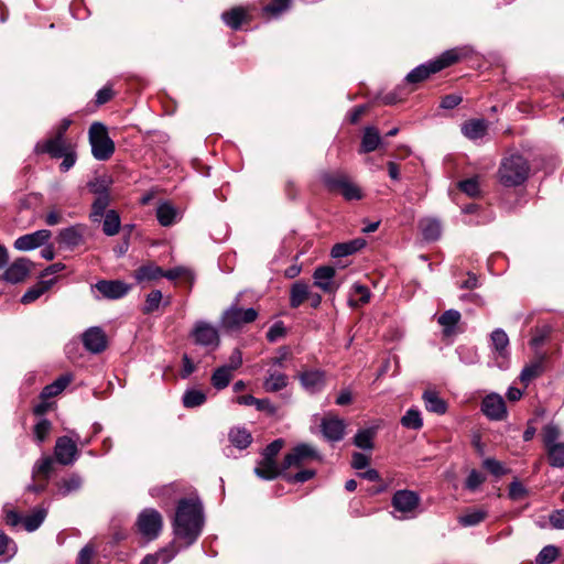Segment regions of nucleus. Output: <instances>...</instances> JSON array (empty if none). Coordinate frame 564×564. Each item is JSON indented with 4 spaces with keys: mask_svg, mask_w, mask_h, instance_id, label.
<instances>
[{
    "mask_svg": "<svg viewBox=\"0 0 564 564\" xmlns=\"http://www.w3.org/2000/svg\"><path fill=\"white\" fill-rule=\"evenodd\" d=\"M82 486V478L77 475H72L70 477L63 479L59 484V492L63 496H67L73 491H76Z\"/></svg>",
    "mask_w": 564,
    "mask_h": 564,
    "instance_id": "4d7b16f0",
    "label": "nucleus"
},
{
    "mask_svg": "<svg viewBox=\"0 0 564 564\" xmlns=\"http://www.w3.org/2000/svg\"><path fill=\"white\" fill-rule=\"evenodd\" d=\"M365 245H366V241L362 238H357V239L346 241V242H339V243L334 245V247L332 248V251H330V256L333 258L348 257L350 254L356 253L360 249H362L365 247Z\"/></svg>",
    "mask_w": 564,
    "mask_h": 564,
    "instance_id": "4be33fe9",
    "label": "nucleus"
},
{
    "mask_svg": "<svg viewBox=\"0 0 564 564\" xmlns=\"http://www.w3.org/2000/svg\"><path fill=\"white\" fill-rule=\"evenodd\" d=\"M323 184L329 192L339 191L347 200H359L362 198L360 187L352 183L350 178L341 172H325L321 176Z\"/></svg>",
    "mask_w": 564,
    "mask_h": 564,
    "instance_id": "20e7f679",
    "label": "nucleus"
},
{
    "mask_svg": "<svg viewBox=\"0 0 564 564\" xmlns=\"http://www.w3.org/2000/svg\"><path fill=\"white\" fill-rule=\"evenodd\" d=\"M47 516L45 508H36L29 516L23 518V524L26 531L33 532L40 528Z\"/></svg>",
    "mask_w": 564,
    "mask_h": 564,
    "instance_id": "e433bc0d",
    "label": "nucleus"
},
{
    "mask_svg": "<svg viewBox=\"0 0 564 564\" xmlns=\"http://www.w3.org/2000/svg\"><path fill=\"white\" fill-rule=\"evenodd\" d=\"M321 430L328 442H339L345 436L346 422L336 415L327 414L322 419Z\"/></svg>",
    "mask_w": 564,
    "mask_h": 564,
    "instance_id": "f8f14e48",
    "label": "nucleus"
},
{
    "mask_svg": "<svg viewBox=\"0 0 564 564\" xmlns=\"http://www.w3.org/2000/svg\"><path fill=\"white\" fill-rule=\"evenodd\" d=\"M490 340L495 354L502 358L508 357L509 337L503 329L496 328L490 335Z\"/></svg>",
    "mask_w": 564,
    "mask_h": 564,
    "instance_id": "bb28decb",
    "label": "nucleus"
},
{
    "mask_svg": "<svg viewBox=\"0 0 564 564\" xmlns=\"http://www.w3.org/2000/svg\"><path fill=\"white\" fill-rule=\"evenodd\" d=\"M458 187L470 197H476L480 192L478 177L464 180L458 183Z\"/></svg>",
    "mask_w": 564,
    "mask_h": 564,
    "instance_id": "13d9d810",
    "label": "nucleus"
},
{
    "mask_svg": "<svg viewBox=\"0 0 564 564\" xmlns=\"http://www.w3.org/2000/svg\"><path fill=\"white\" fill-rule=\"evenodd\" d=\"M487 517V512L481 509L471 510L459 517L458 521L464 527H473L479 524Z\"/></svg>",
    "mask_w": 564,
    "mask_h": 564,
    "instance_id": "3c124183",
    "label": "nucleus"
},
{
    "mask_svg": "<svg viewBox=\"0 0 564 564\" xmlns=\"http://www.w3.org/2000/svg\"><path fill=\"white\" fill-rule=\"evenodd\" d=\"M424 239L433 241L441 236V224L435 219H426L421 224Z\"/></svg>",
    "mask_w": 564,
    "mask_h": 564,
    "instance_id": "de8ad7c7",
    "label": "nucleus"
},
{
    "mask_svg": "<svg viewBox=\"0 0 564 564\" xmlns=\"http://www.w3.org/2000/svg\"><path fill=\"white\" fill-rule=\"evenodd\" d=\"M73 145L66 142L65 138L53 137L45 141L37 142L34 151L36 153H47L52 158L58 159Z\"/></svg>",
    "mask_w": 564,
    "mask_h": 564,
    "instance_id": "dca6fc26",
    "label": "nucleus"
},
{
    "mask_svg": "<svg viewBox=\"0 0 564 564\" xmlns=\"http://www.w3.org/2000/svg\"><path fill=\"white\" fill-rule=\"evenodd\" d=\"M52 234L50 230L41 229L34 232L24 235L15 239L14 248L20 251H30L34 250L43 245H45L51 238Z\"/></svg>",
    "mask_w": 564,
    "mask_h": 564,
    "instance_id": "4468645a",
    "label": "nucleus"
},
{
    "mask_svg": "<svg viewBox=\"0 0 564 564\" xmlns=\"http://www.w3.org/2000/svg\"><path fill=\"white\" fill-rule=\"evenodd\" d=\"M530 173V165L520 154H511L505 158L498 170L499 182L506 187H514L523 184Z\"/></svg>",
    "mask_w": 564,
    "mask_h": 564,
    "instance_id": "f03ea898",
    "label": "nucleus"
},
{
    "mask_svg": "<svg viewBox=\"0 0 564 564\" xmlns=\"http://www.w3.org/2000/svg\"><path fill=\"white\" fill-rule=\"evenodd\" d=\"M528 494L527 488L518 480H514L509 486V497L512 500H521Z\"/></svg>",
    "mask_w": 564,
    "mask_h": 564,
    "instance_id": "338daca9",
    "label": "nucleus"
},
{
    "mask_svg": "<svg viewBox=\"0 0 564 564\" xmlns=\"http://www.w3.org/2000/svg\"><path fill=\"white\" fill-rule=\"evenodd\" d=\"M162 516L155 509H144L138 517V530L148 540L156 539L162 530Z\"/></svg>",
    "mask_w": 564,
    "mask_h": 564,
    "instance_id": "1a4fd4ad",
    "label": "nucleus"
},
{
    "mask_svg": "<svg viewBox=\"0 0 564 564\" xmlns=\"http://www.w3.org/2000/svg\"><path fill=\"white\" fill-rule=\"evenodd\" d=\"M401 424L405 429L420 430L423 426V420L419 409L411 408L401 417Z\"/></svg>",
    "mask_w": 564,
    "mask_h": 564,
    "instance_id": "79ce46f5",
    "label": "nucleus"
},
{
    "mask_svg": "<svg viewBox=\"0 0 564 564\" xmlns=\"http://www.w3.org/2000/svg\"><path fill=\"white\" fill-rule=\"evenodd\" d=\"M85 232L84 225H74L59 231L58 240L67 248H75L83 242Z\"/></svg>",
    "mask_w": 564,
    "mask_h": 564,
    "instance_id": "aec40b11",
    "label": "nucleus"
},
{
    "mask_svg": "<svg viewBox=\"0 0 564 564\" xmlns=\"http://www.w3.org/2000/svg\"><path fill=\"white\" fill-rule=\"evenodd\" d=\"M485 481V477L481 473L476 469H473L467 479H466V488L469 490H476L482 482Z\"/></svg>",
    "mask_w": 564,
    "mask_h": 564,
    "instance_id": "774afa93",
    "label": "nucleus"
},
{
    "mask_svg": "<svg viewBox=\"0 0 564 564\" xmlns=\"http://www.w3.org/2000/svg\"><path fill=\"white\" fill-rule=\"evenodd\" d=\"M53 466V459L48 456L42 457L39 459L33 466V476L43 475L46 478L48 477Z\"/></svg>",
    "mask_w": 564,
    "mask_h": 564,
    "instance_id": "052dcab7",
    "label": "nucleus"
},
{
    "mask_svg": "<svg viewBox=\"0 0 564 564\" xmlns=\"http://www.w3.org/2000/svg\"><path fill=\"white\" fill-rule=\"evenodd\" d=\"M111 181L108 177H97L94 181L88 183V188L91 193L97 195V197L102 195H109V187Z\"/></svg>",
    "mask_w": 564,
    "mask_h": 564,
    "instance_id": "864d4df0",
    "label": "nucleus"
},
{
    "mask_svg": "<svg viewBox=\"0 0 564 564\" xmlns=\"http://www.w3.org/2000/svg\"><path fill=\"white\" fill-rule=\"evenodd\" d=\"M300 381L306 391L318 392L325 386V372L316 369L303 371L300 375Z\"/></svg>",
    "mask_w": 564,
    "mask_h": 564,
    "instance_id": "6ab92c4d",
    "label": "nucleus"
},
{
    "mask_svg": "<svg viewBox=\"0 0 564 564\" xmlns=\"http://www.w3.org/2000/svg\"><path fill=\"white\" fill-rule=\"evenodd\" d=\"M156 218L160 225L167 227L173 225L177 218L176 208L170 203H162L156 208Z\"/></svg>",
    "mask_w": 564,
    "mask_h": 564,
    "instance_id": "473e14b6",
    "label": "nucleus"
},
{
    "mask_svg": "<svg viewBox=\"0 0 564 564\" xmlns=\"http://www.w3.org/2000/svg\"><path fill=\"white\" fill-rule=\"evenodd\" d=\"M138 283L152 282L163 278V269L154 263L141 265L133 273Z\"/></svg>",
    "mask_w": 564,
    "mask_h": 564,
    "instance_id": "b1692460",
    "label": "nucleus"
},
{
    "mask_svg": "<svg viewBox=\"0 0 564 564\" xmlns=\"http://www.w3.org/2000/svg\"><path fill=\"white\" fill-rule=\"evenodd\" d=\"M54 454L59 464L70 465L77 457L76 443L68 436L58 437L55 444Z\"/></svg>",
    "mask_w": 564,
    "mask_h": 564,
    "instance_id": "2eb2a0df",
    "label": "nucleus"
},
{
    "mask_svg": "<svg viewBox=\"0 0 564 564\" xmlns=\"http://www.w3.org/2000/svg\"><path fill=\"white\" fill-rule=\"evenodd\" d=\"M83 345L91 354L102 352L108 345L107 335L101 327L93 326L82 336Z\"/></svg>",
    "mask_w": 564,
    "mask_h": 564,
    "instance_id": "ddd939ff",
    "label": "nucleus"
},
{
    "mask_svg": "<svg viewBox=\"0 0 564 564\" xmlns=\"http://www.w3.org/2000/svg\"><path fill=\"white\" fill-rule=\"evenodd\" d=\"M191 337L196 345L203 346L208 350L217 349L220 344L218 329L205 321H198L194 324Z\"/></svg>",
    "mask_w": 564,
    "mask_h": 564,
    "instance_id": "0eeeda50",
    "label": "nucleus"
},
{
    "mask_svg": "<svg viewBox=\"0 0 564 564\" xmlns=\"http://www.w3.org/2000/svg\"><path fill=\"white\" fill-rule=\"evenodd\" d=\"M422 399L424 401L425 409L429 412L444 414L447 411V403L435 391H424Z\"/></svg>",
    "mask_w": 564,
    "mask_h": 564,
    "instance_id": "a878e982",
    "label": "nucleus"
},
{
    "mask_svg": "<svg viewBox=\"0 0 564 564\" xmlns=\"http://www.w3.org/2000/svg\"><path fill=\"white\" fill-rule=\"evenodd\" d=\"M488 130V122L485 119H473L462 126V133L470 139L477 140L485 137Z\"/></svg>",
    "mask_w": 564,
    "mask_h": 564,
    "instance_id": "5701e85b",
    "label": "nucleus"
},
{
    "mask_svg": "<svg viewBox=\"0 0 564 564\" xmlns=\"http://www.w3.org/2000/svg\"><path fill=\"white\" fill-rule=\"evenodd\" d=\"M206 401V394L196 389L187 390L183 395V404L185 408H196Z\"/></svg>",
    "mask_w": 564,
    "mask_h": 564,
    "instance_id": "8fccbe9b",
    "label": "nucleus"
},
{
    "mask_svg": "<svg viewBox=\"0 0 564 564\" xmlns=\"http://www.w3.org/2000/svg\"><path fill=\"white\" fill-rule=\"evenodd\" d=\"M459 53L457 50H448L444 52L437 59L432 61L434 69L433 70H442L445 67H448L456 63L459 59Z\"/></svg>",
    "mask_w": 564,
    "mask_h": 564,
    "instance_id": "c03bdc74",
    "label": "nucleus"
},
{
    "mask_svg": "<svg viewBox=\"0 0 564 564\" xmlns=\"http://www.w3.org/2000/svg\"><path fill=\"white\" fill-rule=\"evenodd\" d=\"M162 297H163V295L160 290L151 291L145 297V303L142 307V312L144 314H151V313L158 311L160 307V304L162 302Z\"/></svg>",
    "mask_w": 564,
    "mask_h": 564,
    "instance_id": "603ef678",
    "label": "nucleus"
},
{
    "mask_svg": "<svg viewBox=\"0 0 564 564\" xmlns=\"http://www.w3.org/2000/svg\"><path fill=\"white\" fill-rule=\"evenodd\" d=\"M544 356H540L527 365L520 373V381L528 386L533 379L541 376L544 371Z\"/></svg>",
    "mask_w": 564,
    "mask_h": 564,
    "instance_id": "393cba45",
    "label": "nucleus"
},
{
    "mask_svg": "<svg viewBox=\"0 0 564 564\" xmlns=\"http://www.w3.org/2000/svg\"><path fill=\"white\" fill-rule=\"evenodd\" d=\"M351 295H358V300L349 299L350 306L357 307L360 305H365L370 301V291L369 289L360 283H355L351 286Z\"/></svg>",
    "mask_w": 564,
    "mask_h": 564,
    "instance_id": "a18cd8bd",
    "label": "nucleus"
},
{
    "mask_svg": "<svg viewBox=\"0 0 564 564\" xmlns=\"http://www.w3.org/2000/svg\"><path fill=\"white\" fill-rule=\"evenodd\" d=\"M282 467L280 468L275 459L262 456L261 460L254 468V474L264 480H272L281 474Z\"/></svg>",
    "mask_w": 564,
    "mask_h": 564,
    "instance_id": "412c9836",
    "label": "nucleus"
},
{
    "mask_svg": "<svg viewBox=\"0 0 564 564\" xmlns=\"http://www.w3.org/2000/svg\"><path fill=\"white\" fill-rule=\"evenodd\" d=\"M110 203V195H102L96 197L91 206L90 219L93 221H100L101 217L106 215V209Z\"/></svg>",
    "mask_w": 564,
    "mask_h": 564,
    "instance_id": "37998d69",
    "label": "nucleus"
},
{
    "mask_svg": "<svg viewBox=\"0 0 564 564\" xmlns=\"http://www.w3.org/2000/svg\"><path fill=\"white\" fill-rule=\"evenodd\" d=\"M232 371L230 370V368L228 367H225V366H221L219 368H217L213 375H212V384L214 388H216L217 390H221V389H225L231 378H232Z\"/></svg>",
    "mask_w": 564,
    "mask_h": 564,
    "instance_id": "ea45409f",
    "label": "nucleus"
},
{
    "mask_svg": "<svg viewBox=\"0 0 564 564\" xmlns=\"http://www.w3.org/2000/svg\"><path fill=\"white\" fill-rule=\"evenodd\" d=\"M457 352L459 355V359L467 365H473L478 361V356L476 349L471 347H458Z\"/></svg>",
    "mask_w": 564,
    "mask_h": 564,
    "instance_id": "0e129e2a",
    "label": "nucleus"
},
{
    "mask_svg": "<svg viewBox=\"0 0 564 564\" xmlns=\"http://www.w3.org/2000/svg\"><path fill=\"white\" fill-rule=\"evenodd\" d=\"M316 475L314 469H302L294 475L284 474V478L290 484H303Z\"/></svg>",
    "mask_w": 564,
    "mask_h": 564,
    "instance_id": "bf43d9fd",
    "label": "nucleus"
},
{
    "mask_svg": "<svg viewBox=\"0 0 564 564\" xmlns=\"http://www.w3.org/2000/svg\"><path fill=\"white\" fill-rule=\"evenodd\" d=\"M221 18L226 25L234 30H238L247 19V11L241 7H236L230 11L224 12Z\"/></svg>",
    "mask_w": 564,
    "mask_h": 564,
    "instance_id": "72a5a7b5",
    "label": "nucleus"
},
{
    "mask_svg": "<svg viewBox=\"0 0 564 564\" xmlns=\"http://www.w3.org/2000/svg\"><path fill=\"white\" fill-rule=\"evenodd\" d=\"M51 429H52V424L48 420H46V419L40 420L33 429V434H34L35 441L39 444H42L47 438V436L51 432Z\"/></svg>",
    "mask_w": 564,
    "mask_h": 564,
    "instance_id": "6e6d98bb",
    "label": "nucleus"
},
{
    "mask_svg": "<svg viewBox=\"0 0 564 564\" xmlns=\"http://www.w3.org/2000/svg\"><path fill=\"white\" fill-rule=\"evenodd\" d=\"M15 544L14 542L0 531V555H9L12 556L15 553Z\"/></svg>",
    "mask_w": 564,
    "mask_h": 564,
    "instance_id": "69168bd1",
    "label": "nucleus"
},
{
    "mask_svg": "<svg viewBox=\"0 0 564 564\" xmlns=\"http://www.w3.org/2000/svg\"><path fill=\"white\" fill-rule=\"evenodd\" d=\"M482 465L489 473L497 477L502 476L508 471L503 464L495 458H486Z\"/></svg>",
    "mask_w": 564,
    "mask_h": 564,
    "instance_id": "e2e57ef3",
    "label": "nucleus"
},
{
    "mask_svg": "<svg viewBox=\"0 0 564 564\" xmlns=\"http://www.w3.org/2000/svg\"><path fill=\"white\" fill-rule=\"evenodd\" d=\"M54 283V280L50 281H40L33 288L29 289L23 296L21 297V302L23 304H29L37 300L41 295H43Z\"/></svg>",
    "mask_w": 564,
    "mask_h": 564,
    "instance_id": "4c0bfd02",
    "label": "nucleus"
},
{
    "mask_svg": "<svg viewBox=\"0 0 564 564\" xmlns=\"http://www.w3.org/2000/svg\"><path fill=\"white\" fill-rule=\"evenodd\" d=\"M203 527L204 514L200 501L194 498L180 500L173 522L175 536L188 546L198 539Z\"/></svg>",
    "mask_w": 564,
    "mask_h": 564,
    "instance_id": "f257e3e1",
    "label": "nucleus"
},
{
    "mask_svg": "<svg viewBox=\"0 0 564 564\" xmlns=\"http://www.w3.org/2000/svg\"><path fill=\"white\" fill-rule=\"evenodd\" d=\"M288 383L289 378L285 373L269 370L263 381V388L267 392H278L284 389Z\"/></svg>",
    "mask_w": 564,
    "mask_h": 564,
    "instance_id": "c756f323",
    "label": "nucleus"
},
{
    "mask_svg": "<svg viewBox=\"0 0 564 564\" xmlns=\"http://www.w3.org/2000/svg\"><path fill=\"white\" fill-rule=\"evenodd\" d=\"M310 296V286L303 282L297 281L292 284L290 291V306L293 308L299 307Z\"/></svg>",
    "mask_w": 564,
    "mask_h": 564,
    "instance_id": "2f4dec72",
    "label": "nucleus"
},
{
    "mask_svg": "<svg viewBox=\"0 0 564 564\" xmlns=\"http://www.w3.org/2000/svg\"><path fill=\"white\" fill-rule=\"evenodd\" d=\"M432 69H434L433 62L419 65L406 75L405 80L411 84L420 83L426 79L431 74L437 73V70Z\"/></svg>",
    "mask_w": 564,
    "mask_h": 564,
    "instance_id": "c9c22d12",
    "label": "nucleus"
},
{
    "mask_svg": "<svg viewBox=\"0 0 564 564\" xmlns=\"http://www.w3.org/2000/svg\"><path fill=\"white\" fill-rule=\"evenodd\" d=\"M102 231L107 236H115L120 229V217L116 210H108L104 216Z\"/></svg>",
    "mask_w": 564,
    "mask_h": 564,
    "instance_id": "a19ab883",
    "label": "nucleus"
},
{
    "mask_svg": "<svg viewBox=\"0 0 564 564\" xmlns=\"http://www.w3.org/2000/svg\"><path fill=\"white\" fill-rule=\"evenodd\" d=\"M258 317V311L254 308H240L234 303L227 308L221 315V326L228 330H235L242 327L246 324L254 322Z\"/></svg>",
    "mask_w": 564,
    "mask_h": 564,
    "instance_id": "39448f33",
    "label": "nucleus"
},
{
    "mask_svg": "<svg viewBox=\"0 0 564 564\" xmlns=\"http://www.w3.org/2000/svg\"><path fill=\"white\" fill-rule=\"evenodd\" d=\"M336 270L330 265H322L315 269L313 273L314 285L319 288L325 293H334L338 289L335 284L334 278Z\"/></svg>",
    "mask_w": 564,
    "mask_h": 564,
    "instance_id": "f3484780",
    "label": "nucleus"
},
{
    "mask_svg": "<svg viewBox=\"0 0 564 564\" xmlns=\"http://www.w3.org/2000/svg\"><path fill=\"white\" fill-rule=\"evenodd\" d=\"M375 431L372 429L359 430L354 437V444L361 449H372Z\"/></svg>",
    "mask_w": 564,
    "mask_h": 564,
    "instance_id": "49530a36",
    "label": "nucleus"
},
{
    "mask_svg": "<svg viewBox=\"0 0 564 564\" xmlns=\"http://www.w3.org/2000/svg\"><path fill=\"white\" fill-rule=\"evenodd\" d=\"M420 501L415 491L403 489L394 492L391 502L394 511L401 513L400 517H397L398 519H412L415 517Z\"/></svg>",
    "mask_w": 564,
    "mask_h": 564,
    "instance_id": "6e6552de",
    "label": "nucleus"
},
{
    "mask_svg": "<svg viewBox=\"0 0 564 564\" xmlns=\"http://www.w3.org/2000/svg\"><path fill=\"white\" fill-rule=\"evenodd\" d=\"M32 262L25 258L17 259L3 273V279L10 283L22 282L31 271Z\"/></svg>",
    "mask_w": 564,
    "mask_h": 564,
    "instance_id": "a211bd4d",
    "label": "nucleus"
},
{
    "mask_svg": "<svg viewBox=\"0 0 564 564\" xmlns=\"http://www.w3.org/2000/svg\"><path fill=\"white\" fill-rule=\"evenodd\" d=\"M549 463L554 468L564 467V443L553 444L545 447Z\"/></svg>",
    "mask_w": 564,
    "mask_h": 564,
    "instance_id": "58836bf2",
    "label": "nucleus"
},
{
    "mask_svg": "<svg viewBox=\"0 0 564 564\" xmlns=\"http://www.w3.org/2000/svg\"><path fill=\"white\" fill-rule=\"evenodd\" d=\"M481 412L491 421H501L508 414L506 402L498 393L487 394L482 399Z\"/></svg>",
    "mask_w": 564,
    "mask_h": 564,
    "instance_id": "9d476101",
    "label": "nucleus"
},
{
    "mask_svg": "<svg viewBox=\"0 0 564 564\" xmlns=\"http://www.w3.org/2000/svg\"><path fill=\"white\" fill-rule=\"evenodd\" d=\"M167 551L163 550L156 554L147 555L140 564H156L160 560L163 564H166L174 555L176 551L172 550L167 555Z\"/></svg>",
    "mask_w": 564,
    "mask_h": 564,
    "instance_id": "680f3d73",
    "label": "nucleus"
},
{
    "mask_svg": "<svg viewBox=\"0 0 564 564\" xmlns=\"http://www.w3.org/2000/svg\"><path fill=\"white\" fill-rule=\"evenodd\" d=\"M561 436L560 427L554 423L546 424L542 430V441L544 447L557 444Z\"/></svg>",
    "mask_w": 564,
    "mask_h": 564,
    "instance_id": "09e8293b",
    "label": "nucleus"
},
{
    "mask_svg": "<svg viewBox=\"0 0 564 564\" xmlns=\"http://www.w3.org/2000/svg\"><path fill=\"white\" fill-rule=\"evenodd\" d=\"M88 133L94 158L99 161L108 160L115 152V143L109 138L107 127L101 122H94Z\"/></svg>",
    "mask_w": 564,
    "mask_h": 564,
    "instance_id": "7ed1b4c3",
    "label": "nucleus"
},
{
    "mask_svg": "<svg viewBox=\"0 0 564 564\" xmlns=\"http://www.w3.org/2000/svg\"><path fill=\"white\" fill-rule=\"evenodd\" d=\"M381 143V137L377 128L366 127L361 139L360 153L375 151Z\"/></svg>",
    "mask_w": 564,
    "mask_h": 564,
    "instance_id": "cd10ccee",
    "label": "nucleus"
},
{
    "mask_svg": "<svg viewBox=\"0 0 564 564\" xmlns=\"http://www.w3.org/2000/svg\"><path fill=\"white\" fill-rule=\"evenodd\" d=\"M70 381L72 377L69 375L61 376L54 382L44 387L41 392V398L48 399L59 394L70 383Z\"/></svg>",
    "mask_w": 564,
    "mask_h": 564,
    "instance_id": "f704fd0d",
    "label": "nucleus"
},
{
    "mask_svg": "<svg viewBox=\"0 0 564 564\" xmlns=\"http://www.w3.org/2000/svg\"><path fill=\"white\" fill-rule=\"evenodd\" d=\"M321 460V455L312 445L302 443L290 451L282 462V470L302 468L310 462Z\"/></svg>",
    "mask_w": 564,
    "mask_h": 564,
    "instance_id": "423d86ee",
    "label": "nucleus"
},
{
    "mask_svg": "<svg viewBox=\"0 0 564 564\" xmlns=\"http://www.w3.org/2000/svg\"><path fill=\"white\" fill-rule=\"evenodd\" d=\"M462 318L460 313L457 310L445 311L437 319L438 324L443 327V334L445 336H452L455 334V327Z\"/></svg>",
    "mask_w": 564,
    "mask_h": 564,
    "instance_id": "c85d7f7f",
    "label": "nucleus"
},
{
    "mask_svg": "<svg viewBox=\"0 0 564 564\" xmlns=\"http://www.w3.org/2000/svg\"><path fill=\"white\" fill-rule=\"evenodd\" d=\"M558 556V549L554 545L544 546L535 557L536 564H551Z\"/></svg>",
    "mask_w": 564,
    "mask_h": 564,
    "instance_id": "5fc2aeb1",
    "label": "nucleus"
},
{
    "mask_svg": "<svg viewBox=\"0 0 564 564\" xmlns=\"http://www.w3.org/2000/svg\"><path fill=\"white\" fill-rule=\"evenodd\" d=\"M230 443L238 449H246L252 443L251 433L245 427H232L228 433Z\"/></svg>",
    "mask_w": 564,
    "mask_h": 564,
    "instance_id": "7c9ffc66",
    "label": "nucleus"
},
{
    "mask_svg": "<svg viewBox=\"0 0 564 564\" xmlns=\"http://www.w3.org/2000/svg\"><path fill=\"white\" fill-rule=\"evenodd\" d=\"M102 297L108 300H119L126 296L131 290V285L120 280H101L93 286Z\"/></svg>",
    "mask_w": 564,
    "mask_h": 564,
    "instance_id": "9b49d317",
    "label": "nucleus"
}]
</instances>
